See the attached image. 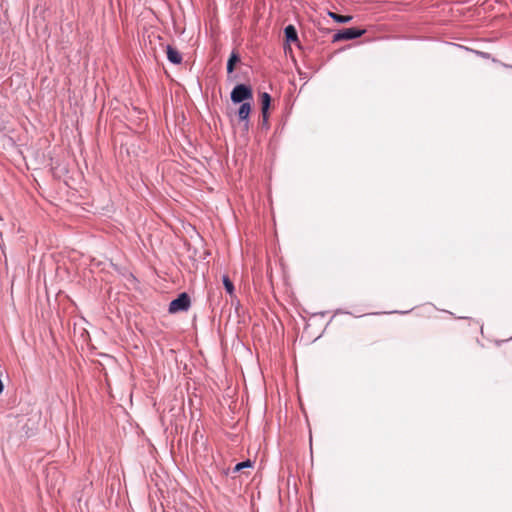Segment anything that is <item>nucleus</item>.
I'll use <instances>...</instances> for the list:
<instances>
[{
  "instance_id": "9b49d317",
  "label": "nucleus",
  "mask_w": 512,
  "mask_h": 512,
  "mask_svg": "<svg viewBox=\"0 0 512 512\" xmlns=\"http://www.w3.org/2000/svg\"><path fill=\"white\" fill-rule=\"evenodd\" d=\"M251 466H252V462L250 460H247V461L236 464V466L234 467V471L237 472V471H240L244 468L251 467Z\"/></svg>"
},
{
  "instance_id": "1a4fd4ad",
  "label": "nucleus",
  "mask_w": 512,
  "mask_h": 512,
  "mask_svg": "<svg viewBox=\"0 0 512 512\" xmlns=\"http://www.w3.org/2000/svg\"><path fill=\"white\" fill-rule=\"evenodd\" d=\"M222 281H223V285H224V287H225V289H226L227 293H228L231 297H233V296H234V285H233V283L231 282V280L229 279V277H228V276H223Z\"/></svg>"
},
{
  "instance_id": "f257e3e1",
  "label": "nucleus",
  "mask_w": 512,
  "mask_h": 512,
  "mask_svg": "<svg viewBox=\"0 0 512 512\" xmlns=\"http://www.w3.org/2000/svg\"><path fill=\"white\" fill-rule=\"evenodd\" d=\"M253 93L250 87L245 84L236 85L231 92V101L233 103H241L246 100H252Z\"/></svg>"
},
{
  "instance_id": "f03ea898",
  "label": "nucleus",
  "mask_w": 512,
  "mask_h": 512,
  "mask_svg": "<svg viewBox=\"0 0 512 512\" xmlns=\"http://www.w3.org/2000/svg\"><path fill=\"white\" fill-rule=\"evenodd\" d=\"M190 306V299L186 293L180 294L176 299L172 300L169 304V312L177 313L185 311Z\"/></svg>"
},
{
  "instance_id": "39448f33",
  "label": "nucleus",
  "mask_w": 512,
  "mask_h": 512,
  "mask_svg": "<svg viewBox=\"0 0 512 512\" xmlns=\"http://www.w3.org/2000/svg\"><path fill=\"white\" fill-rule=\"evenodd\" d=\"M251 112V104L249 102H244L240 106L238 110V117L241 121H247L249 118V114Z\"/></svg>"
},
{
  "instance_id": "9d476101",
  "label": "nucleus",
  "mask_w": 512,
  "mask_h": 512,
  "mask_svg": "<svg viewBox=\"0 0 512 512\" xmlns=\"http://www.w3.org/2000/svg\"><path fill=\"white\" fill-rule=\"evenodd\" d=\"M329 16L332 19H334L336 22H339V23H347L352 19V16H343V15L336 14L334 12H329Z\"/></svg>"
},
{
  "instance_id": "423d86ee",
  "label": "nucleus",
  "mask_w": 512,
  "mask_h": 512,
  "mask_svg": "<svg viewBox=\"0 0 512 512\" xmlns=\"http://www.w3.org/2000/svg\"><path fill=\"white\" fill-rule=\"evenodd\" d=\"M261 106H262V114L264 119L267 117V111L270 107L271 97L268 93L264 92L260 95Z\"/></svg>"
},
{
  "instance_id": "20e7f679",
  "label": "nucleus",
  "mask_w": 512,
  "mask_h": 512,
  "mask_svg": "<svg viewBox=\"0 0 512 512\" xmlns=\"http://www.w3.org/2000/svg\"><path fill=\"white\" fill-rule=\"evenodd\" d=\"M166 53L168 60L173 64H180L182 61L181 54L172 46L168 45L166 47Z\"/></svg>"
},
{
  "instance_id": "6e6552de",
  "label": "nucleus",
  "mask_w": 512,
  "mask_h": 512,
  "mask_svg": "<svg viewBox=\"0 0 512 512\" xmlns=\"http://www.w3.org/2000/svg\"><path fill=\"white\" fill-rule=\"evenodd\" d=\"M239 62V56L237 53L233 52L231 55H230V58L228 60V63H227V72L228 73H232L233 70H234V66L235 64Z\"/></svg>"
},
{
  "instance_id": "0eeeda50",
  "label": "nucleus",
  "mask_w": 512,
  "mask_h": 512,
  "mask_svg": "<svg viewBox=\"0 0 512 512\" xmlns=\"http://www.w3.org/2000/svg\"><path fill=\"white\" fill-rule=\"evenodd\" d=\"M285 36L288 42H295L297 41V31L293 25H288L285 28Z\"/></svg>"
},
{
  "instance_id": "f8f14e48",
  "label": "nucleus",
  "mask_w": 512,
  "mask_h": 512,
  "mask_svg": "<svg viewBox=\"0 0 512 512\" xmlns=\"http://www.w3.org/2000/svg\"><path fill=\"white\" fill-rule=\"evenodd\" d=\"M4 386L2 380L0 379V394L3 392Z\"/></svg>"
},
{
  "instance_id": "7ed1b4c3",
  "label": "nucleus",
  "mask_w": 512,
  "mask_h": 512,
  "mask_svg": "<svg viewBox=\"0 0 512 512\" xmlns=\"http://www.w3.org/2000/svg\"><path fill=\"white\" fill-rule=\"evenodd\" d=\"M364 33V30L357 28H346L334 35V40H350L360 37Z\"/></svg>"
}]
</instances>
